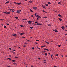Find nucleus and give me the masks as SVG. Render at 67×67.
<instances>
[{
	"label": "nucleus",
	"mask_w": 67,
	"mask_h": 67,
	"mask_svg": "<svg viewBox=\"0 0 67 67\" xmlns=\"http://www.w3.org/2000/svg\"><path fill=\"white\" fill-rule=\"evenodd\" d=\"M11 14V12H6V14L9 15V14Z\"/></svg>",
	"instance_id": "nucleus-1"
},
{
	"label": "nucleus",
	"mask_w": 67,
	"mask_h": 67,
	"mask_svg": "<svg viewBox=\"0 0 67 67\" xmlns=\"http://www.w3.org/2000/svg\"><path fill=\"white\" fill-rule=\"evenodd\" d=\"M33 9L34 10H37V8L36 7H34L33 8Z\"/></svg>",
	"instance_id": "nucleus-2"
},
{
	"label": "nucleus",
	"mask_w": 67,
	"mask_h": 67,
	"mask_svg": "<svg viewBox=\"0 0 67 67\" xmlns=\"http://www.w3.org/2000/svg\"><path fill=\"white\" fill-rule=\"evenodd\" d=\"M61 28L62 30H65V27L64 26H62L61 27Z\"/></svg>",
	"instance_id": "nucleus-3"
},
{
	"label": "nucleus",
	"mask_w": 67,
	"mask_h": 67,
	"mask_svg": "<svg viewBox=\"0 0 67 67\" xmlns=\"http://www.w3.org/2000/svg\"><path fill=\"white\" fill-rule=\"evenodd\" d=\"M37 18H41V16H39L38 15H37Z\"/></svg>",
	"instance_id": "nucleus-4"
},
{
	"label": "nucleus",
	"mask_w": 67,
	"mask_h": 67,
	"mask_svg": "<svg viewBox=\"0 0 67 67\" xmlns=\"http://www.w3.org/2000/svg\"><path fill=\"white\" fill-rule=\"evenodd\" d=\"M14 9H9V11H14Z\"/></svg>",
	"instance_id": "nucleus-5"
},
{
	"label": "nucleus",
	"mask_w": 67,
	"mask_h": 67,
	"mask_svg": "<svg viewBox=\"0 0 67 67\" xmlns=\"http://www.w3.org/2000/svg\"><path fill=\"white\" fill-rule=\"evenodd\" d=\"M49 51V50L46 48L44 49V51Z\"/></svg>",
	"instance_id": "nucleus-6"
},
{
	"label": "nucleus",
	"mask_w": 67,
	"mask_h": 67,
	"mask_svg": "<svg viewBox=\"0 0 67 67\" xmlns=\"http://www.w3.org/2000/svg\"><path fill=\"white\" fill-rule=\"evenodd\" d=\"M42 8H43L44 9H45V6L44 5H42Z\"/></svg>",
	"instance_id": "nucleus-7"
},
{
	"label": "nucleus",
	"mask_w": 67,
	"mask_h": 67,
	"mask_svg": "<svg viewBox=\"0 0 67 67\" xmlns=\"http://www.w3.org/2000/svg\"><path fill=\"white\" fill-rule=\"evenodd\" d=\"M21 3H17V4H18V5H20V4H21Z\"/></svg>",
	"instance_id": "nucleus-8"
},
{
	"label": "nucleus",
	"mask_w": 67,
	"mask_h": 67,
	"mask_svg": "<svg viewBox=\"0 0 67 67\" xmlns=\"http://www.w3.org/2000/svg\"><path fill=\"white\" fill-rule=\"evenodd\" d=\"M58 3L59 4H61L62 3L60 2H59Z\"/></svg>",
	"instance_id": "nucleus-9"
},
{
	"label": "nucleus",
	"mask_w": 67,
	"mask_h": 67,
	"mask_svg": "<svg viewBox=\"0 0 67 67\" xmlns=\"http://www.w3.org/2000/svg\"><path fill=\"white\" fill-rule=\"evenodd\" d=\"M9 3V1H7L6 2V3H5V4H7V3Z\"/></svg>",
	"instance_id": "nucleus-10"
},
{
	"label": "nucleus",
	"mask_w": 67,
	"mask_h": 67,
	"mask_svg": "<svg viewBox=\"0 0 67 67\" xmlns=\"http://www.w3.org/2000/svg\"><path fill=\"white\" fill-rule=\"evenodd\" d=\"M59 21H62V19L60 18H59Z\"/></svg>",
	"instance_id": "nucleus-11"
},
{
	"label": "nucleus",
	"mask_w": 67,
	"mask_h": 67,
	"mask_svg": "<svg viewBox=\"0 0 67 67\" xmlns=\"http://www.w3.org/2000/svg\"><path fill=\"white\" fill-rule=\"evenodd\" d=\"M58 16H59V17H62V15L60 14H58Z\"/></svg>",
	"instance_id": "nucleus-12"
},
{
	"label": "nucleus",
	"mask_w": 67,
	"mask_h": 67,
	"mask_svg": "<svg viewBox=\"0 0 67 67\" xmlns=\"http://www.w3.org/2000/svg\"><path fill=\"white\" fill-rule=\"evenodd\" d=\"M13 35V36H16L17 35L16 34H14V35Z\"/></svg>",
	"instance_id": "nucleus-13"
},
{
	"label": "nucleus",
	"mask_w": 67,
	"mask_h": 67,
	"mask_svg": "<svg viewBox=\"0 0 67 67\" xmlns=\"http://www.w3.org/2000/svg\"><path fill=\"white\" fill-rule=\"evenodd\" d=\"M37 25H42V24H38V23H37Z\"/></svg>",
	"instance_id": "nucleus-14"
},
{
	"label": "nucleus",
	"mask_w": 67,
	"mask_h": 67,
	"mask_svg": "<svg viewBox=\"0 0 67 67\" xmlns=\"http://www.w3.org/2000/svg\"><path fill=\"white\" fill-rule=\"evenodd\" d=\"M28 23H29V24H31V21H28Z\"/></svg>",
	"instance_id": "nucleus-15"
},
{
	"label": "nucleus",
	"mask_w": 67,
	"mask_h": 67,
	"mask_svg": "<svg viewBox=\"0 0 67 67\" xmlns=\"http://www.w3.org/2000/svg\"><path fill=\"white\" fill-rule=\"evenodd\" d=\"M23 34H24V32L22 33H20V35H23Z\"/></svg>",
	"instance_id": "nucleus-16"
},
{
	"label": "nucleus",
	"mask_w": 67,
	"mask_h": 67,
	"mask_svg": "<svg viewBox=\"0 0 67 67\" xmlns=\"http://www.w3.org/2000/svg\"><path fill=\"white\" fill-rule=\"evenodd\" d=\"M16 13H20L19 12L18 10H17V11L16 12Z\"/></svg>",
	"instance_id": "nucleus-17"
},
{
	"label": "nucleus",
	"mask_w": 67,
	"mask_h": 67,
	"mask_svg": "<svg viewBox=\"0 0 67 67\" xmlns=\"http://www.w3.org/2000/svg\"><path fill=\"white\" fill-rule=\"evenodd\" d=\"M47 53H45V56H47Z\"/></svg>",
	"instance_id": "nucleus-18"
},
{
	"label": "nucleus",
	"mask_w": 67,
	"mask_h": 67,
	"mask_svg": "<svg viewBox=\"0 0 67 67\" xmlns=\"http://www.w3.org/2000/svg\"><path fill=\"white\" fill-rule=\"evenodd\" d=\"M12 62H15V60H12Z\"/></svg>",
	"instance_id": "nucleus-19"
},
{
	"label": "nucleus",
	"mask_w": 67,
	"mask_h": 67,
	"mask_svg": "<svg viewBox=\"0 0 67 67\" xmlns=\"http://www.w3.org/2000/svg\"><path fill=\"white\" fill-rule=\"evenodd\" d=\"M46 43H47V44H49V42H46Z\"/></svg>",
	"instance_id": "nucleus-20"
},
{
	"label": "nucleus",
	"mask_w": 67,
	"mask_h": 67,
	"mask_svg": "<svg viewBox=\"0 0 67 67\" xmlns=\"http://www.w3.org/2000/svg\"><path fill=\"white\" fill-rule=\"evenodd\" d=\"M55 32H58V31H57V30H55Z\"/></svg>",
	"instance_id": "nucleus-21"
},
{
	"label": "nucleus",
	"mask_w": 67,
	"mask_h": 67,
	"mask_svg": "<svg viewBox=\"0 0 67 67\" xmlns=\"http://www.w3.org/2000/svg\"><path fill=\"white\" fill-rule=\"evenodd\" d=\"M45 5H46V6H47V7L48 6V4H45Z\"/></svg>",
	"instance_id": "nucleus-22"
},
{
	"label": "nucleus",
	"mask_w": 67,
	"mask_h": 67,
	"mask_svg": "<svg viewBox=\"0 0 67 67\" xmlns=\"http://www.w3.org/2000/svg\"><path fill=\"white\" fill-rule=\"evenodd\" d=\"M15 19H19V18L17 16L15 17Z\"/></svg>",
	"instance_id": "nucleus-23"
},
{
	"label": "nucleus",
	"mask_w": 67,
	"mask_h": 67,
	"mask_svg": "<svg viewBox=\"0 0 67 67\" xmlns=\"http://www.w3.org/2000/svg\"><path fill=\"white\" fill-rule=\"evenodd\" d=\"M45 46H42L41 47V48H43V47H45Z\"/></svg>",
	"instance_id": "nucleus-24"
},
{
	"label": "nucleus",
	"mask_w": 67,
	"mask_h": 67,
	"mask_svg": "<svg viewBox=\"0 0 67 67\" xmlns=\"http://www.w3.org/2000/svg\"><path fill=\"white\" fill-rule=\"evenodd\" d=\"M30 11L31 12H33V11H32V9H30Z\"/></svg>",
	"instance_id": "nucleus-25"
},
{
	"label": "nucleus",
	"mask_w": 67,
	"mask_h": 67,
	"mask_svg": "<svg viewBox=\"0 0 67 67\" xmlns=\"http://www.w3.org/2000/svg\"><path fill=\"white\" fill-rule=\"evenodd\" d=\"M29 2L30 3H32V2H33L32 1H29Z\"/></svg>",
	"instance_id": "nucleus-26"
},
{
	"label": "nucleus",
	"mask_w": 67,
	"mask_h": 67,
	"mask_svg": "<svg viewBox=\"0 0 67 67\" xmlns=\"http://www.w3.org/2000/svg\"><path fill=\"white\" fill-rule=\"evenodd\" d=\"M48 4H51V3H50V2H48Z\"/></svg>",
	"instance_id": "nucleus-27"
},
{
	"label": "nucleus",
	"mask_w": 67,
	"mask_h": 67,
	"mask_svg": "<svg viewBox=\"0 0 67 67\" xmlns=\"http://www.w3.org/2000/svg\"><path fill=\"white\" fill-rule=\"evenodd\" d=\"M20 26H21V27H24V26L23 25H20Z\"/></svg>",
	"instance_id": "nucleus-28"
},
{
	"label": "nucleus",
	"mask_w": 67,
	"mask_h": 67,
	"mask_svg": "<svg viewBox=\"0 0 67 67\" xmlns=\"http://www.w3.org/2000/svg\"><path fill=\"white\" fill-rule=\"evenodd\" d=\"M15 58H18V57H15Z\"/></svg>",
	"instance_id": "nucleus-29"
},
{
	"label": "nucleus",
	"mask_w": 67,
	"mask_h": 67,
	"mask_svg": "<svg viewBox=\"0 0 67 67\" xmlns=\"http://www.w3.org/2000/svg\"><path fill=\"white\" fill-rule=\"evenodd\" d=\"M3 12V13H5V14H6V13H7V11Z\"/></svg>",
	"instance_id": "nucleus-30"
},
{
	"label": "nucleus",
	"mask_w": 67,
	"mask_h": 67,
	"mask_svg": "<svg viewBox=\"0 0 67 67\" xmlns=\"http://www.w3.org/2000/svg\"><path fill=\"white\" fill-rule=\"evenodd\" d=\"M48 26H51V24H48Z\"/></svg>",
	"instance_id": "nucleus-31"
},
{
	"label": "nucleus",
	"mask_w": 67,
	"mask_h": 67,
	"mask_svg": "<svg viewBox=\"0 0 67 67\" xmlns=\"http://www.w3.org/2000/svg\"><path fill=\"white\" fill-rule=\"evenodd\" d=\"M43 18H44V19H47V17L46 16L44 17Z\"/></svg>",
	"instance_id": "nucleus-32"
},
{
	"label": "nucleus",
	"mask_w": 67,
	"mask_h": 67,
	"mask_svg": "<svg viewBox=\"0 0 67 67\" xmlns=\"http://www.w3.org/2000/svg\"><path fill=\"white\" fill-rule=\"evenodd\" d=\"M37 14L36 13H35V16H37V15H36Z\"/></svg>",
	"instance_id": "nucleus-33"
},
{
	"label": "nucleus",
	"mask_w": 67,
	"mask_h": 67,
	"mask_svg": "<svg viewBox=\"0 0 67 67\" xmlns=\"http://www.w3.org/2000/svg\"><path fill=\"white\" fill-rule=\"evenodd\" d=\"M30 29H33V27H30Z\"/></svg>",
	"instance_id": "nucleus-34"
},
{
	"label": "nucleus",
	"mask_w": 67,
	"mask_h": 67,
	"mask_svg": "<svg viewBox=\"0 0 67 67\" xmlns=\"http://www.w3.org/2000/svg\"><path fill=\"white\" fill-rule=\"evenodd\" d=\"M6 26H4V28H6Z\"/></svg>",
	"instance_id": "nucleus-35"
},
{
	"label": "nucleus",
	"mask_w": 67,
	"mask_h": 67,
	"mask_svg": "<svg viewBox=\"0 0 67 67\" xmlns=\"http://www.w3.org/2000/svg\"><path fill=\"white\" fill-rule=\"evenodd\" d=\"M35 43L36 44H38V43L36 42H35Z\"/></svg>",
	"instance_id": "nucleus-36"
},
{
	"label": "nucleus",
	"mask_w": 67,
	"mask_h": 67,
	"mask_svg": "<svg viewBox=\"0 0 67 67\" xmlns=\"http://www.w3.org/2000/svg\"><path fill=\"white\" fill-rule=\"evenodd\" d=\"M8 59H9V60H11V58H8Z\"/></svg>",
	"instance_id": "nucleus-37"
},
{
	"label": "nucleus",
	"mask_w": 67,
	"mask_h": 67,
	"mask_svg": "<svg viewBox=\"0 0 67 67\" xmlns=\"http://www.w3.org/2000/svg\"><path fill=\"white\" fill-rule=\"evenodd\" d=\"M14 3H15V4H17V3H16V2H14Z\"/></svg>",
	"instance_id": "nucleus-38"
},
{
	"label": "nucleus",
	"mask_w": 67,
	"mask_h": 67,
	"mask_svg": "<svg viewBox=\"0 0 67 67\" xmlns=\"http://www.w3.org/2000/svg\"><path fill=\"white\" fill-rule=\"evenodd\" d=\"M9 49H10V51H11V50H12L11 48H9Z\"/></svg>",
	"instance_id": "nucleus-39"
},
{
	"label": "nucleus",
	"mask_w": 67,
	"mask_h": 67,
	"mask_svg": "<svg viewBox=\"0 0 67 67\" xmlns=\"http://www.w3.org/2000/svg\"><path fill=\"white\" fill-rule=\"evenodd\" d=\"M18 10L19 12H21V10Z\"/></svg>",
	"instance_id": "nucleus-40"
},
{
	"label": "nucleus",
	"mask_w": 67,
	"mask_h": 67,
	"mask_svg": "<svg viewBox=\"0 0 67 67\" xmlns=\"http://www.w3.org/2000/svg\"><path fill=\"white\" fill-rule=\"evenodd\" d=\"M31 16H32V18H34V16H33V15H32Z\"/></svg>",
	"instance_id": "nucleus-41"
},
{
	"label": "nucleus",
	"mask_w": 67,
	"mask_h": 67,
	"mask_svg": "<svg viewBox=\"0 0 67 67\" xmlns=\"http://www.w3.org/2000/svg\"><path fill=\"white\" fill-rule=\"evenodd\" d=\"M36 41H37L38 42H39V40H36Z\"/></svg>",
	"instance_id": "nucleus-42"
},
{
	"label": "nucleus",
	"mask_w": 67,
	"mask_h": 67,
	"mask_svg": "<svg viewBox=\"0 0 67 67\" xmlns=\"http://www.w3.org/2000/svg\"><path fill=\"white\" fill-rule=\"evenodd\" d=\"M61 46V45H59L58 46L59 47H60V46Z\"/></svg>",
	"instance_id": "nucleus-43"
},
{
	"label": "nucleus",
	"mask_w": 67,
	"mask_h": 67,
	"mask_svg": "<svg viewBox=\"0 0 67 67\" xmlns=\"http://www.w3.org/2000/svg\"><path fill=\"white\" fill-rule=\"evenodd\" d=\"M3 20L2 19H0V20Z\"/></svg>",
	"instance_id": "nucleus-44"
},
{
	"label": "nucleus",
	"mask_w": 67,
	"mask_h": 67,
	"mask_svg": "<svg viewBox=\"0 0 67 67\" xmlns=\"http://www.w3.org/2000/svg\"><path fill=\"white\" fill-rule=\"evenodd\" d=\"M56 56H58V54H57L55 55Z\"/></svg>",
	"instance_id": "nucleus-45"
},
{
	"label": "nucleus",
	"mask_w": 67,
	"mask_h": 67,
	"mask_svg": "<svg viewBox=\"0 0 67 67\" xmlns=\"http://www.w3.org/2000/svg\"><path fill=\"white\" fill-rule=\"evenodd\" d=\"M23 38H25V37H23Z\"/></svg>",
	"instance_id": "nucleus-46"
},
{
	"label": "nucleus",
	"mask_w": 67,
	"mask_h": 67,
	"mask_svg": "<svg viewBox=\"0 0 67 67\" xmlns=\"http://www.w3.org/2000/svg\"><path fill=\"white\" fill-rule=\"evenodd\" d=\"M38 59H41V58H38Z\"/></svg>",
	"instance_id": "nucleus-47"
},
{
	"label": "nucleus",
	"mask_w": 67,
	"mask_h": 67,
	"mask_svg": "<svg viewBox=\"0 0 67 67\" xmlns=\"http://www.w3.org/2000/svg\"><path fill=\"white\" fill-rule=\"evenodd\" d=\"M7 66V67H10V66Z\"/></svg>",
	"instance_id": "nucleus-48"
},
{
	"label": "nucleus",
	"mask_w": 67,
	"mask_h": 67,
	"mask_svg": "<svg viewBox=\"0 0 67 67\" xmlns=\"http://www.w3.org/2000/svg\"><path fill=\"white\" fill-rule=\"evenodd\" d=\"M6 24H7V25H9V23Z\"/></svg>",
	"instance_id": "nucleus-49"
},
{
	"label": "nucleus",
	"mask_w": 67,
	"mask_h": 67,
	"mask_svg": "<svg viewBox=\"0 0 67 67\" xmlns=\"http://www.w3.org/2000/svg\"><path fill=\"white\" fill-rule=\"evenodd\" d=\"M13 64H14V65H15V64H16V63H13Z\"/></svg>",
	"instance_id": "nucleus-50"
},
{
	"label": "nucleus",
	"mask_w": 67,
	"mask_h": 67,
	"mask_svg": "<svg viewBox=\"0 0 67 67\" xmlns=\"http://www.w3.org/2000/svg\"><path fill=\"white\" fill-rule=\"evenodd\" d=\"M43 61H44V62H45V61H46V60H43Z\"/></svg>",
	"instance_id": "nucleus-51"
},
{
	"label": "nucleus",
	"mask_w": 67,
	"mask_h": 67,
	"mask_svg": "<svg viewBox=\"0 0 67 67\" xmlns=\"http://www.w3.org/2000/svg\"><path fill=\"white\" fill-rule=\"evenodd\" d=\"M34 47H33L32 48V49H34Z\"/></svg>",
	"instance_id": "nucleus-52"
},
{
	"label": "nucleus",
	"mask_w": 67,
	"mask_h": 67,
	"mask_svg": "<svg viewBox=\"0 0 67 67\" xmlns=\"http://www.w3.org/2000/svg\"><path fill=\"white\" fill-rule=\"evenodd\" d=\"M35 25H37V24H35Z\"/></svg>",
	"instance_id": "nucleus-53"
},
{
	"label": "nucleus",
	"mask_w": 67,
	"mask_h": 67,
	"mask_svg": "<svg viewBox=\"0 0 67 67\" xmlns=\"http://www.w3.org/2000/svg\"><path fill=\"white\" fill-rule=\"evenodd\" d=\"M54 67H57V66H54Z\"/></svg>",
	"instance_id": "nucleus-54"
},
{
	"label": "nucleus",
	"mask_w": 67,
	"mask_h": 67,
	"mask_svg": "<svg viewBox=\"0 0 67 67\" xmlns=\"http://www.w3.org/2000/svg\"><path fill=\"white\" fill-rule=\"evenodd\" d=\"M42 11H43V12H45V11L44 10H42Z\"/></svg>",
	"instance_id": "nucleus-55"
},
{
	"label": "nucleus",
	"mask_w": 67,
	"mask_h": 67,
	"mask_svg": "<svg viewBox=\"0 0 67 67\" xmlns=\"http://www.w3.org/2000/svg\"><path fill=\"white\" fill-rule=\"evenodd\" d=\"M37 20H38V19H39L38 18H37Z\"/></svg>",
	"instance_id": "nucleus-56"
},
{
	"label": "nucleus",
	"mask_w": 67,
	"mask_h": 67,
	"mask_svg": "<svg viewBox=\"0 0 67 67\" xmlns=\"http://www.w3.org/2000/svg\"><path fill=\"white\" fill-rule=\"evenodd\" d=\"M24 47H25V45H24Z\"/></svg>",
	"instance_id": "nucleus-57"
},
{
	"label": "nucleus",
	"mask_w": 67,
	"mask_h": 67,
	"mask_svg": "<svg viewBox=\"0 0 67 67\" xmlns=\"http://www.w3.org/2000/svg\"><path fill=\"white\" fill-rule=\"evenodd\" d=\"M24 44H27V43H26V42H25V43H24Z\"/></svg>",
	"instance_id": "nucleus-58"
},
{
	"label": "nucleus",
	"mask_w": 67,
	"mask_h": 67,
	"mask_svg": "<svg viewBox=\"0 0 67 67\" xmlns=\"http://www.w3.org/2000/svg\"><path fill=\"white\" fill-rule=\"evenodd\" d=\"M37 48H38V49H40V48H38V47H37Z\"/></svg>",
	"instance_id": "nucleus-59"
},
{
	"label": "nucleus",
	"mask_w": 67,
	"mask_h": 67,
	"mask_svg": "<svg viewBox=\"0 0 67 67\" xmlns=\"http://www.w3.org/2000/svg\"><path fill=\"white\" fill-rule=\"evenodd\" d=\"M65 31H66V32H67V30L65 29Z\"/></svg>",
	"instance_id": "nucleus-60"
},
{
	"label": "nucleus",
	"mask_w": 67,
	"mask_h": 67,
	"mask_svg": "<svg viewBox=\"0 0 67 67\" xmlns=\"http://www.w3.org/2000/svg\"><path fill=\"white\" fill-rule=\"evenodd\" d=\"M55 30H54H54H53V31H55Z\"/></svg>",
	"instance_id": "nucleus-61"
},
{
	"label": "nucleus",
	"mask_w": 67,
	"mask_h": 67,
	"mask_svg": "<svg viewBox=\"0 0 67 67\" xmlns=\"http://www.w3.org/2000/svg\"><path fill=\"white\" fill-rule=\"evenodd\" d=\"M35 23H37V22H35Z\"/></svg>",
	"instance_id": "nucleus-62"
},
{
	"label": "nucleus",
	"mask_w": 67,
	"mask_h": 67,
	"mask_svg": "<svg viewBox=\"0 0 67 67\" xmlns=\"http://www.w3.org/2000/svg\"><path fill=\"white\" fill-rule=\"evenodd\" d=\"M16 51L15 50H13V51L14 52V51Z\"/></svg>",
	"instance_id": "nucleus-63"
},
{
	"label": "nucleus",
	"mask_w": 67,
	"mask_h": 67,
	"mask_svg": "<svg viewBox=\"0 0 67 67\" xmlns=\"http://www.w3.org/2000/svg\"><path fill=\"white\" fill-rule=\"evenodd\" d=\"M65 26H66V27H67V26H66V25Z\"/></svg>",
	"instance_id": "nucleus-64"
}]
</instances>
